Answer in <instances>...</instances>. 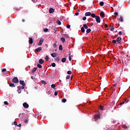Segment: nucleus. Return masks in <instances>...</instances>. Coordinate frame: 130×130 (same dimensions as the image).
Listing matches in <instances>:
<instances>
[{
  "label": "nucleus",
  "instance_id": "f257e3e1",
  "mask_svg": "<svg viewBox=\"0 0 130 130\" xmlns=\"http://www.w3.org/2000/svg\"><path fill=\"white\" fill-rule=\"evenodd\" d=\"M12 82L14 83H18L19 82V80H18L17 77L13 78V80H12Z\"/></svg>",
  "mask_w": 130,
  "mask_h": 130
},
{
  "label": "nucleus",
  "instance_id": "f03ea898",
  "mask_svg": "<svg viewBox=\"0 0 130 130\" xmlns=\"http://www.w3.org/2000/svg\"><path fill=\"white\" fill-rule=\"evenodd\" d=\"M41 51H42V48H41V47H38V48L36 49V50H35V53H39Z\"/></svg>",
  "mask_w": 130,
  "mask_h": 130
},
{
  "label": "nucleus",
  "instance_id": "7ed1b4c3",
  "mask_svg": "<svg viewBox=\"0 0 130 130\" xmlns=\"http://www.w3.org/2000/svg\"><path fill=\"white\" fill-rule=\"evenodd\" d=\"M43 41H44V39L43 38H41L39 41V43H38V46H41L43 44Z\"/></svg>",
  "mask_w": 130,
  "mask_h": 130
},
{
  "label": "nucleus",
  "instance_id": "20e7f679",
  "mask_svg": "<svg viewBox=\"0 0 130 130\" xmlns=\"http://www.w3.org/2000/svg\"><path fill=\"white\" fill-rule=\"evenodd\" d=\"M95 19L96 20V23H101V18H100L99 16H96L95 18Z\"/></svg>",
  "mask_w": 130,
  "mask_h": 130
},
{
  "label": "nucleus",
  "instance_id": "39448f33",
  "mask_svg": "<svg viewBox=\"0 0 130 130\" xmlns=\"http://www.w3.org/2000/svg\"><path fill=\"white\" fill-rule=\"evenodd\" d=\"M22 106L25 109H27L29 107V105L28 104H27V103H24L23 104H22Z\"/></svg>",
  "mask_w": 130,
  "mask_h": 130
},
{
  "label": "nucleus",
  "instance_id": "423d86ee",
  "mask_svg": "<svg viewBox=\"0 0 130 130\" xmlns=\"http://www.w3.org/2000/svg\"><path fill=\"white\" fill-rule=\"evenodd\" d=\"M121 40H122L121 38L117 37V40L116 41H117V43L120 44Z\"/></svg>",
  "mask_w": 130,
  "mask_h": 130
},
{
  "label": "nucleus",
  "instance_id": "0eeeda50",
  "mask_svg": "<svg viewBox=\"0 0 130 130\" xmlns=\"http://www.w3.org/2000/svg\"><path fill=\"white\" fill-rule=\"evenodd\" d=\"M100 118V114H97L94 116V119L96 120H97V119H99Z\"/></svg>",
  "mask_w": 130,
  "mask_h": 130
},
{
  "label": "nucleus",
  "instance_id": "6e6552de",
  "mask_svg": "<svg viewBox=\"0 0 130 130\" xmlns=\"http://www.w3.org/2000/svg\"><path fill=\"white\" fill-rule=\"evenodd\" d=\"M19 83H20V85H22V86H25V82H24L23 80H20V81H19Z\"/></svg>",
  "mask_w": 130,
  "mask_h": 130
},
{
  "label": "nucleus",
  "instance_id": "1a4fd4ad",
  "mask_svg": "<svg viewBox=\"0 0 130 130\" xmlns=\"http://www.w3.org/2000/svg\"><path fill=\"white\" fill-rule=\"evenodd\" d=\"M100 16H101L103 18H105V13L103 11H101V14H100Z\"/></svg>",
  "mask_w": 130,
  "mask_h": 130
},
{
  "label": "nucleus",
  "instance_id": "9d476101",
  "mask_svg": "<svg viewBox=\"0 0 130 130\" xmlns=\"http://www.w3.org/2000/svg\"><path fill=\"white\" fill-rule=\"evenodd\" d=\"M54 12V10L53 8H50L49 10V13H50V14H52Z\"/></svg>",
  "mask_w": 130,
  "mask_h": 130
},
{
  "label": "nucleus",
  "instance_id": "9b49d317",
  "mask_svg": "<svg viewBox=\"0 0 130 130\" xmlns=\"http://www.w3.org/2000/svg\"><path fill=\"white\" fill-rule=\"evenodd\" d=\"M33 40L32 38H29V44H32Z\"/></svg>",
  "mask_w": 130,
  "mask_h": 130
},
{
  "label": "nucleus",
  "instance_id": "f8f14e48",
  "mask_svg": "<svg viewBox=\"0 0 130 130\" xmlns=\"http://www.w3.org/2000/svg\"><path fill=\"white\" fill-rule=\"evenodd\" d=\"M91 13L90 12H86L85 14V16H91Z\"/></svg>",
  "mask_w": 130,
  "mask_h": 130
},
{
  "label": "nucleus",
  "instance_id": "ddd939ff",
  "mask_svg": "<svg viewBox=\"0 0 130 130\" xmlns=\"http://www.w3.org/2000/svg\"><path fill=\"white\" fill-rule=\"evenodd\" d=\"M56 53H52V54H51V56H52V57H56Z\"/></svg>",
  "mask_w": 130,
  "mask_h": 130
},
{
  "label": "nucleus",
  "instance_id": "4468645a",
  "mask_svg": "<svg viewBox=\"0 0 130 130\" xmlns=\"http://www.w3.org/2000/svg\"><path fill=\"white\" fill-rule=\"evenodd\" d=\"M119 21H120L121 23L123 22V19L122 16H120V19H119Z\"/></svg>",
  "mask_w": 130,
  "mask_h": 130
},
{
  "label": "nucleus",
  "instance_id": "2eb2a0df",
  "mask_svg": "<svg viewBox=\"0 0 130 130\" xmlns=\"http://www.w3.org/2000/svg\"><path fill=\"white\" fill-rule=\"evenodd\" d=\"M43 63H44V60L43 59H40L39 63L42 64Z\"/></svg>",
  "mask_w": 130,
  "mask_h": 130
},
{
  "label": "nucleus",
  "instance_id": "dca6fc26",
  "mask_svg": "<svg viewBox=\"0 0 130 130\" xmlns=\"http://www.w3.org/2000/svg\"><path fill=\"white\" fill-rule=\"evenodd\" d=\"M60 40L62 41V43H64L66 42V39L63 37L61 38Z\"/></svg>",
  "mask_w": 130,
  "mask_h": 130
},
{
  "label": "nucleus",
  "instance_id": "f3484780",
  "mask_svg": "<svg viewBox=\"0 0 130 130\" xmlns=\"http://www.w3.org/2000/svg\"><path fill=\"white\" fill-rule=\"evenodd\" d=\"M92 16V18H96V17H99L98 16H96L95 14H92L90 15Z\"/></svg>",
  "mask_w": 130,
  "mask_h": 130
},
{
  "label": "nucleus",
  "instance_id": "a211bd4d",
  "mask_svg": "<svg viewBox=\"0 0 130 130\" xmlns=\"http://www.w3.org/2000/svg\"><path fill=\"white\" fill-rule=\"evenodd\" d=\"M9 86L11 87H16V85L13 83H10L9 84Z\"/></svg>",
  "mask_w": 130,
  "mask_h": 130
},
{
  "label": "nucleus",
  "instance_id": "6ab92c4d",
  "mask_svg": "<svg viewBox=\"0 0 130 130\" xmlns=\"http://www.w3.org/2000/svg\"><path fill=\"white\" fill-rule=\"evenodd\" d=\"M17 91L19 93H21V90L20 89V87H17Z\"/></svg>",
  "mask_w": 130,
  "mask_h": 130
},
{
  "label": "nucleus",
  "instance_id": "aec40b11",
  "mask_svg": "<svg viewBox=\"0 0 130 130\" xmlns=\"http://www.w3.org/2000/svg\"><path fill=\"white\" fill-rule=\"evenodd\" d=\"M83 28H85V29H88V25H87L86 24H83Z\"/></svg>",
  "mask_w": 130,
  "mask_h": 130
},
{
  "label": "nucleus",
  "instance_id": "412c9836",
  "mask_svg": "<svg viewBox=\"0 0 130 130\" xmlns=\"http://www.w3.org/2000/svg\"><path fill=\"white\" fill-rule=\"evenodd\" d=\"M56 23H57V25H59L61 24V22L59 20H57Z\"/></svg>",
  "mask_w": 130,
  "mask_h": 130
},
{
  "label": "nucleus",
  "instance_id": "4be33fe9",
  "mask_svg": "<svg viewBox=\"0 0 130 130\" xmlns=\"http://www.w3.org/2000/svg\"><path fill=\"white\" fill-rule=\"evenodd\" d=\"M36 70H37V68H33V69H32V73H35V72L36 71Z\"/></svg>",
  "mask_w": 130,
  "mask_h": 130
},
{
  "label": "nucleus",
  "instance_id": "5701e85b",
  "mask_svg": "<svg viewBox=\"0 0 130 130\" xmlns=\"http://www.w3.org/2000/svg\"><path fill=\"white\" fill-rule=\"evenodd\" d=\"M55 61H56L57 62H58L59 61H60V57H57V58H56Z\"/></svg>",
  "mask_w": 130,
  "mask_h": 130
},
{
  "label": "nucleus",
  "instance_id": "b1692460",
  "mask_svg": "<svg viewBox=\"0 0 130 130\" xmlns=\"http://www.w3.org/2000/svg\"><path fill=\"white\" fill-rule=\"evenodd\" d=\"M61 61H62V62H66V58H62V59L61 60Z\"/></svg>",
  "mask_w": 130,
  "mask_h": 130
},
{
  "label": "nucleus",
  "instance_id": "393cba45",
  "mask_svg": "<svg viewBox=\"0 0 130 130\" xmlns=\"http://www.w3.org/2000/svg\"><path fill=\"white\" fill-rule=\"evenodd\" d=\"M90 31H91V29H90V28L87 29V30L86 31V32H87V34L90 33Z\"/></svg>",
  "mask_w": 130,
  "mask_h": 130
},
{
  "label": "nucleus",
  "instance_id": "a878e982",
  "mask_svg": "<svg viewBox=\"0 0 130 130\" xmlns=\"http://www.w3.org/2000/svg\"><path fill=\"white\" fill-rule=\"evenodd\" d=\"M59 50H60V51L62 50V46L61 45H59Z\"/></svg>",
  "mask_w": 130,
  "mask_h": 130
},
{
  "label": "nucleus",
  "instance_id": "bb28decb",
  "mask_svg": "<svg viewBox=\"0 0 130 130\" xmlns=\"http://www.w3.org/2000/svg\"><path fill=\"white\" fill-rule=\"evenodd\" d=\"M20 87V89H25V86L22 85V86H17V88Z\"/></svg>",
  "mask_w": 130,
  "mask_h": 130
},
{
  "label": "nucleus",
  "instance_id": "cd10ccee",
  "mask_svg": "<svg viewBox=\"0 0 130 130\" xmlns=\"http://www.w3.org/2000/svg\"><path fill=\"white\" fill-rule=\"evenodd\" d=\"M103 5H104V3L103 2H101V3H100V6L103 7Z\"/></svg>",
  "mask_w": 130,
  "mask_h": 130
},
{
  "label": "nucleus",
  "instance_id": "c85d7f7f",
  "mask_svg": "<svg viewBox=\"0 0 130 130\" xmlns=\"http://www.w3.org/2000/svg\"><path fill=\"white\" fill-rule=\"evenodd\" d=\"M49 60V57H48V55H46V57H45V61H48Z\"/></svg>",
  "mask_w": 130,
  "mask_h": 130
},
{
  "label": "nucleus",
  "instance_id": "c756f323",
  "mask_svg": "<svg viewBox=\"0 0 130 130\" xmlns=\"http://www.w3.org/2000/svg\"><path fill=\"white\" fill-rule=\"evenodd\" d=\"M67 101V100H66V99H62V102L63 103H66V102Z\"/></svg>",
  "mask_w": 130,
  "mask_h": 130
},
{
  "label": "nucleus",
  "instance_id": "7c9ffc66",
  "mask_svg": "<svg viewBox=\"0 0 130 130\" xmlns=\"http://www.w3.org/2000/svg\"><path fill=\"white\" fill-rule=\"evenodd\" d=\"M114 15H115V17L117 18V16L118 15V12H115V13H114Z\"/></svg>",
  "mask_w": 130,
  "mask_h": 130
},
{
  "label": "nucleus",
  "instance_id": "2f4dec72",
  "mask_svg": "<svg viewBox=\"0 0 130 130\" xmlns=\"http://www.w3.org/2000/svg\"><path fill=\"white\" fill-rule=\"evenodd\" d=\"M53 48H55V49L57 48V44H56V43H54V44H53Z\"/></svg>",
  "mask_w": 130,
  "mask_h": 130
},
{
  "label": "nucleus",
  "instance_id": "473e14b6",
  "mask_svg": "<svg viewBox=\"0 0 130 130\" xmlns=\"http://www.w3.org/2000/svg\"><path fill=\"white\" fill-rule=\"evenodd\" d=\"M51 66L53 67V68H55V66H56V64L55 63H52V64H51Z\"/></svg>",
  "mask_w": 130,
  "mask_h": 130
},
{
  "label": "nucleus",
  "instance_id": "72a5a7b5",
  "mask_svg": "<svg viewBox=\"0 0 130 130\" xmlns=\"http://www.w3.org/2000/svg\"><path fill=\"white\" fill-rule=\"evenodd\" d=\"M37 67H38V68H39L40 69H41L42 68V66L40 64H38V65H37Z\"/></svg>",
  "mask_w": 130,
  "mask_h": 130
},
{
  "label": "nucleus",
  "instance_id": "f704fd0d",
  "mask_svg": "<svg viewBox=\"0 0 130 130\" xmlns=\"http://www.w3.org/2000/svg\"><path fill=\"white\" fill-rule=\"evenodd\" d=\"M81 32H85V29L83 27H81Z\"/></svg>",
  "mask_w": 130,
  "mask_h": 130
},
{
  "label": "nucleus",
  "instance_id": "c9c22d12",
  "mask_svg": "<svg viewBox=\"0 0 130 130\" xmlns=\"http://www.w3.org/2000/svg\"><path fill=\"white\" fill-rule=\"evenodd\" d=\"M117 42V41L115 40H112V43L114 44H116V43Z\"/></svg>",
  "mask_w": 130,
  "mask_h": 130
},
{
  "label": "nucleus",
  "instance_id": "e433bc0d",
  "mask_svg": "<svg viewBox=\"0 0 130 130\" xmlns=\"http://www.w3.org/2000/svg\"><path fill=\"white\" fill-rule=\"evenodd\" d=\"M67 74H68V75H71V74H72V72H71V71H68L67 72Z\"/></svg>",
  "mask_w": 130,
  "mask_h": 130
},
{
  "label": "nucleus",
  "instance_id": "4c0bfd02",
  "mask_svg": "<svg viewBox=\"0 0 130 130\" xmlns=\"http://www.w3.org/2000/svg\"><path fill=\"white\" fill-rule=\"evenodd\" d=\"M51 87H52V88H55V84H52V85H51Z\"/></svg>",
  "mask_w": 130,
  "mask_h": 130
},
{
  "label": "nucleus",
  "instance_id": "58836bf2",
  "mask_svg": "<svg viewBox=\"0 0 130 130\" xmlns=\"http://www.w3.org/2000/svg\"><path fill=\"white\" fill-rule=\"evenodd\" d=\"M43 31H44V32H47L48 31V28L44 29Z\"/></svg>",
  "mask_w": 130,
  "mask_h": 130
},
{
  "label": "nucleus",
  "instance_id": "ea45409f",
  "mask_svg": "<svg viewBox=\"0 0 130 130\" xmlns=\"http://www.w3.org/2000/svg\"><path fill=\"white\" fill-rule=\"evenodd\" d=\"M110 31H114V27L113 26H112L111 28H110Z\"/></svg>",
  "mask_w": 130,
  "mask_h": 130
},
{
  "label": "nucleus",
  "instance_id": "a19ab883",
  "mask_svg": "<svg viewBox=\"0 0 130 130\" xmlns=\"http://www.w3.org/2000/svg\"><path fill=\"white\" fill-rule=\"evenodd\" d=\"M66 27L70 28H71V25L69 24H68L67 25H66Z\"/></svg>",
  "mask_w": 130,
  "mask_h": 130
},
{
  "label": "nucleus",
  "instance_id": "79ce46f5",
  "mask_svg": "<svg viewBox=\"0 0 130 130\" xmlns=\"http://www.w3.org/2000/svg\"><path fill=\"white\" fill-rule=\"evenodd\" d=\"M100 109L101 111H103V106H100Z\"/></svg>",
  "mask_w": 130,
  "mask_h": 130
},
{
  "label": "nucleus",
  "instance_id": "37998d69",
  "mask_svg": "<svg viewBox=\"0 0 130 130\" xmlns=\"http://www.w3.org/2000/svg\"><path fill=\"white\" fill-rule=\"evenodd\" d=\"M41 82L42 83L46 85V82L44 81V80H41Z\"/></svg>",
  "mask_w": 130,
  "mask_h": 130
},
{
  "label": "nucleus",
  "instance_id": "c03bdc74",
  "mask_svg": "<svg viewBox=\"0 0 130 130\" xmlns=\"http://www.w3.org/2000/svg\"><path fill=\"white\" fill-rule=\"evenodd\" d=\"M122 128L124 129H127V127L126 125H122Z\"/></svg>",
  "mask_w": 130,
  "mask_h": 130
},
{
  "label": "nucleus",
  "instance_id": "a18cd8bd",
  "mask_svg": "<svg viewBox=\"0 0 130 130\" xmlns=\"http://www.w3.org/2000/svg\"><path fill=\"white\" fill-rule=\"evenodd\" d=\"M71 78V75H68L67 77H66V79H69Z\"/></svg>",
  "mask_w": 130,
  "mask_h": 130
},
{
  "label": "nucleus",
  "instance_id": "49530a36",
  "mask_svg": "<svg viewBox=\"0 0 130 130\" xmlns=\"http://www.w3.org/2000/svg\"><path fill=\"white\" fill-rule=\"evenodd\" d=\"M17 125V122L16 121H14V122L13 123V124H12V125Z\"/></svg>",
  "mask_w": 130,
  "mask_h": 130
},
{
  "label": "nucleus",
  "instance_id": "de8ad7c7",
  "mask_svg": "<svg viewBox=\"0 0 130 130\" xmlns=\"http://www.w3.org/2000/svg\"><path fill=\"white\" fill-rule=\"evenodd\" d=\"M4 104L5 105H9V103L8 102H4Z\"/></svg>",
  "mask_w": 130,
  "mask_h": 130
},
{
  "label": "nucleus",
  "instance_id": "09e8293b",
  "mask_svg": "<svg viewBox=\"0 0 130 130\" xmlns=\"http://www.w3.org/2000/svg\"><path fill=\"white\" fill-rule=\"evenodd\" d=\"M124 102V103L126 102V103H128L129 102V100L125 99V100Z\"/></svg>",
  "mask_w": 130,
  "mask_h": 130
},
{
  "label": "nucleus",
  "instance_id": "8fccbe9b",
  "mask_svg": "<svg viewBox=\"0 0 130 130\" xmlns=\"http://www.w3.org/2000/svg\"><path fill=\"white\" fill-rule=\"evenodd\" d=\"M75 16H78L79 15V12L75 13Z\"/></svg>",
  "mask_w": 130,
  "mask_h": 130
},
{
  "label": "nucleus",
  "instance_id": "3c124183",
  "mask_svg": "<svg viewBox=\"0 0 130 130\" xmlns=\"http://www.w3.org/2000/svg\"><path fill=\"white\" fill-rule=\"evenodd\" d=\"M27 122H28V120L27 119H24V123H27Z\"/></svg>",
  "mask_w": 130,
  "mask_h": 130
},
{
  "label": "nucleus",
  "instance_id": "603ef678",
  "mask_svg": "<svg viewBox=\"0 0 130 130\" xmlns=\"http://www.w3.org/2000/svg\"><path fill=\"white\" fill-rule=\"evenodd\" d=\"M82 20L83 21H85V20H86V17H84L83 18H82Z\"/></svg>",
  "mask_w": 130,
  "mask_h": 130
},
{
  "label": "nucleus",
  "instance_id": "864d4df0",
  "mask_svg": "<svg viewBox=\"0 0 130 130\" xmlns=\"http://www.w3.org/2000/svg\"><path fill=\"white\" fill-rule=\"evenodd\" d=\"M6 69H3V70H2V72H6Z\"/></svg>",
  "mask_w": 130,
  "mask_h": 130
},
{
  "label": "nucleus",
  "instance_id": "5fc2aeb1",
  "mask_svg": "<svg viewBox=\"0 0 130 130\" xmlns=\"http://www.w3.org/2000/svg\"><path fill=\"white\" fill-rule=\"evenodd\" d=\"M54 30H55V32H56V31H57V28L56 27H55L54 28Z\"/></svg>",
  "mask_w": 130,
  "mask_h": 130
},
{
  "label": "nucleus",
  "instance_id": "6e6d98bb",
  "mask_svg": "<svg viewBox=\"0 0 130 130\" xmlns=\"http://www.w3.org/2000/svg\"><path fill=\"white\" fill-rule=\"evenodd\" d=\"M124 104H125V102H122V103H120V105H122Z\"/></svg>",
  "mask_w": 130,
  "mask_h": 130
},
{
  "label": "nucleus",
  "instance_id": "4d7b16f0",
  "mask_svg": "<svg viewBox=\"0 0 130 130\" xmlns=\"http://www.w3.org/2000/svg\"><path fill=\"white\" fill-rule=\"evenodd\" d=\"M69 59L70 61H71L72 58H71V56L70 55H69Z\"/></svg>",
  "mask_w": 130,
  "mask_h": 130
},
{
  "label": "nucleus",
  "instance_id": "13d9d810",
  "mask_svg": "<svg viewBox=\"0 0 130 130\" xmlns=\"http://www.w3.org/2000/svg\"><path fill=\"white\" fill-rule=\"evenodd\" d=\"M17 126H18L19 127L21 126V124H19L18 125H16Z\"/></svg>",
  "mask_w": 130,
  "mask_h": 130
},
{
  "label": "nucleus",
  "instance_id": "bf43d9fd",
  "mask_svg": "<svg viewBox=\"0 0 130 130\" xmlns=\"http://www.w3.org/2000/svg\"><path fill=\"white\" fill-rule=\"evenodd\" d=\"M105 28H108V24H105Z\"/></svg>",
  "mask_w": 130,
  "mask_h": 130
},
{
  "label": "nucleus",
  "instance_id": "052dcab7",
  "mask_svg": "<svg viewBox=\"0 0 130 130\" xmlns=\"http://www.w3.org/2000/svg\"><path fill=\"white\" fill-rule=\"evenodd\" d=\"M32 2L33 3H36V2H37V0H32Z\"/></svg>",
  "mask_w": 130,
  "mask_h": 130
},
{
  "label": "nucleus",
  "instance_id": "680f3d73",
  "mask_svg": "<svg viewBox=\"0 0 130 130\" xmlns=\"http://www.w3.org/2000/svg\"><path fill=\"white\" fill-rule=\"evenodd\" d=\"M118 34L120 35H122V31H119Z\"/></svg>",
  "mask_w": 130,
  "mask_h": 130
},
{
  "label": "nucleus",
  "instance_id": "e2e57ef3",
  "mask_svg": "<svg viewBox=\"0 0 130 130\" xmlns=\"http://www.w3.org/2000/svg\"><path fill=\"white\" fill-rule=\"evenodd\" d=\"M54 95H55V96H57V92H55Z\"/></svg>",
  "mask_w": 130,
  "mask_h": 130
},
{
  "label": "nucleus",
  "instance_id": "0e129e2a",
  "mask_svg": "<svg viewBox=\"0 0 130 130\" xmlns=\"http://www.w3.org/2000/svg\"><path fill=\"white\" fill-rule=\"evenodd\" d=\"M22 117H24V118H25V115H24V114H22Z\"/></svg>",
  "mask_w": 130,
  "mask_h": 130
},
{
  "label": "nucleus",
  "instance_id": "69168bd1",
  "mask_svg": "<svg viewBox=\"0 0 130 130\" xmlns=\"http://www.w3.org/2000/svg\"><path fill=\"white\" fill-rule=\"evenodd\" d=\"M90 25L93 26V23H90Z\"/></svg>",
  "mask_w": 130,
  "mask_h": 130
},
{
  "label": "nucleus",
  "instance_id": "338daca9",
  "mask_svg": "<svg viewBox=\"0 0 130 130\" xmlns=\"http://www.w3.org/2000/svg\"><path fill=\"white\" fill-rule=\"evenodd\" d=\"M30 78H31V79H32V80H34V78L33 76H31Z\"/></svg>",
  "mask_w": 130,
  "mask_h": 130
},
{
  "label": "nucleus",
  "instance_id": "774afa93",
  "mask_svg": "<svg viewBox=\"0 0 130 130\" xmlns=\"http://www.w3.org/2000/svg\"><path fill=\"white\" fill-rule=\"evenodd\" d=\"M22 22L24 23V22H25V20L22 19Z\"/></svg>",
  "mask_w": 130,
  "mask_h": 130
}]
</instances>
